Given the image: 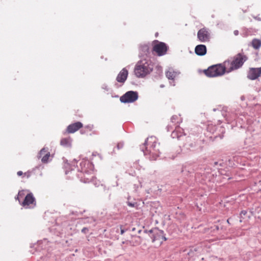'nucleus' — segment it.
<instances>
[{"label": "nucleus", "instance_id": "1", "mask_svg": "<svg viewBox=\"0 0 261 261\" xmlns=\"http://www.w3.org/2000/svg\"><path fill=\"white\" fill-rule=\"evenodd\" d=\"M145 149L144 153L149 155L151 160H155L161 153V146L155 137L151 136L147 138L145 142Z\"/></svg>", "mask_w": 261, "mask_h": 261}, {"label": "nucleus", "instance_id": "2", "mask_svg": "<svg viewBox=\"0 0 261 261\" xmlns=\"http://www.w3.org/2000/svg\"><path fill=\"white\" fill-rule=\"evenodd\" d=\"M153 65L150 60L139 61L135 66L134 72L138 77H144L153 70Z\"/></svg>", "mask_w": 261, "mask_h": 261}, {"label": "nucleus", "instance_id": "3", "mask_svg": "<svg viewBox=\"0 0 261 261\" xmlns=\"http://www.w3.org/2000/svg\"><path fill=\"white\" fill-rule=\"evenodd\" d=\"M247 59V58L246 56L241 54H238L232 59L224 61L225 67L227 69V72L229 73L234 70L240 68Z\"/></svg>", "mask_w": 261, "mask_h": 261}, {"label": "nucleus", "instance_id": "4", "mask_svg": "<svg viewBox=\"0 0 261 261\" xmlns=\"http://www.w3.org/2000/svg\"><path fill=\"white\" fill-rule=\"evenodd\" d=\"M225 67V62H224L222 64H216L209 67L207 69L204 71V72L209 77L221 76L227 72V69Z\"/></svg>", "mask_w": 261, "mask_h": 261}, {"label": "nucleus", "instance_id": "5", "mask_svg": "<svg viewBox=\"0 0 261 261\" xmlns=\"http://www.w3.org/2000/svg\"><path fill=\"white\" fill-rule=\"evenodd\" d=\"M152 46V51L159 56L165 55L168 49V46L166 43L156 40L153 41Z\"/></svg>", "mask_w": 261, "mask_h": 261}, {"label": "nucleus", "instance_id": "6", "mask_svg": "<svg viewBox=\"0 0 261 261\" xmlns=\"http://www.w3.org/2000/svg\"><path fill=\"white\" fill-rule=\"evenodd\" d=\"M149 236L152 239V242L158 241L159 244H162L163 241L166 240L162 230L157 228H154L149 231Z\"/></svg>", "mask_w": 261, "mask_h": 261}, {"label": "nucleus", "instance_id": "7", "mask_svg": "<svg viewBox=\"0 0 261 261\" xmlns=\"http://www.w3.org/2000/svg\"><path fill=\"white\" fill-rule=\"evenodd\" d=\"M138 98L137 92L129 91L126 92L120 98V100L122 103H132L136 101Z\"/></svg>", "mask_w": 261, "mask_h": 261}, {"label": "nucleus", "instance_id": "8", "mask_svg": "<svg viewBox=\"0 0 261 261\" xmlns=\"http://www.w3.org/2000/svg\"><path fill=\"white\" fill-rule=\"evenodd\" d=\"M197 38L201 42L206 43L210 42L211 38L210 30L205 27L200 29L197 32Z\"/></svg>", "mask_w": 261, "mask_h": 261}, {"label": "nucleus", "instance_id": "9", "mask_svg": "<svg viewBox=\"0 0 261 261\" xmlns=\"http://www.w3.org/2000/svg\"><path fill=\"white\" fill-rule=\"evenodd\" d=\"M21 205L25 208H33L36 205L35 198L32 193L28 194L23 201L21 203Z\"/></svg>", "mask_w": 261, "mask_h": 261}, {"label": "nucleus", "instance_id": "10", "mask_svg": "<svg viewBox=\"0 0 261 261\" xmlns=\"http://www.w3.org/2000/svg\"><path fill=\"white\" fill-rule=\"evenodd\" d=\"M261 76V67L259 68H250L248 71L247 77L251 80H255Z\"/></svg>", "mask_w": 261, "mask_h": 261}, {"label": "nucleus", "instance_id": "11", "mask_svg": "<svg viewBox=\"0 0 261 261\" xmlns=\"http://www.w3.org/2000/svg\"><path fill=\"white\" fill-rule=\"evenodd\" d=\"M83 126V124L81 122H76L69 125L66 129L67 132L69 134H72Z\"/></svg>", "mask_w": 261, "mask_h": 261}, {"label": "nucleus", "instance_id": "12", "mask_svg": "<svg viewBox=\"0 0 261 261\" xmlns=\"http://www.w3.org/2000/svg\"><path fill=\"white\" fill-rule=\"evenodd\" d=\"M50 155V152L48 151L47 148H43L38 154V158L41 159L42 163H46L48 161Z\"/></svg>", "mask_w": 261, "mask_h": 261}, {"label": "nucleus", "instance_id": "13", "mask_svg": "<svg viewBox=\"0 0 261 261\" xmlns=\"http://www.w3.org/2000/svg\"><path fill=\"white\" fill-rule=\"evenodd\" d=\"M128 74V70L125 68H123L118 73L116 81L119 83H124L127 79Z\"/></svg>", "mask_w": 261, "mask_h": 261}, {"label": "nucleus", "instance_id": "14", "mask_svg": "<svg viewBox=\"0 0 261 261\" xmlns=\"http://www.w3.org/2000/svg\"><path fill=\"white\" fill-rule=\"evenodd\" d=\"M184 135V130L179 126H176L175 129L172 132L171 136L173 138L179 139Z\"/></svg>", "mask_w": 261, "mask_h": 261}, {"label": "nucleus", "instance_id": "15", "mask_svg": "<svg viewBox=\"0 0 261 261\" xmlns=\"http://www.w3.org/2000/svg\"><path fill=\"white\" fill-rule=\"evenodd\" d=\"M195 52L197 55L203 56L206 53V47L203 44L198 45L195 47Z\"/></svg>", "mask_w": 261, "mask_h": 261}, {"label": "nucleus", "instance_id": "16", "mask_svg": "<svg viewBox=\"0 0 261 261\" xmlns=\"http://www.w3.org/2000/svg\"><path fill=\"white\" fill-rule=\"evenodd\" d=\"M178 72L174 71L173 69H169L168 71L166 72V77L169 79L174 80L175 78L178 75Z\"/></svg>", "mask_w": 261, "mask_h": 261}, {"label": "nucleus", "instance_id": "17", "mask_svg": "<svg viewBox=\"0 0 261 261\" xmlns=\"http://www.w3.org/2000/svg\"><path fill=\"white\" fill-rule=\"evenodd\" d=\"M72 140L70 137L62 138L60 141V144L65 147H70Z\"/></svg>", "mask_w": 261, "mask_h": 261}, {"label": "nucleus", "instance_id": "18", "mask_svg": "<svg viewBox=\"0 0 261 261\" xmlns=\"http://www.w3.org/2000/svg\"><path fill=\"white\" fill-rule=\"evenodd\" d=\"M251 44L254 49H258L261 46V41L258 39H253L251 42Z\"/></svg>", "mask_w": 261, "mask_h": 261}, {"label": "nucleus", "instance_id": "19", "mask_svg": "<svg viewBox=\"0 0 261 261\" xmlns=\"http://www.w3.org/2000/svg\"><path fill=\"white\" fill-rule=\"evenodd\" d=\"M93 129V126L87 125L85 126L81 130V133L82 134H85L87 132H91Z\"/></svg>", "mask_w": 261, "mask_h": 261}, {"label": "nucleus", "instance_id": "20", "mask_svg": "<svg viewBox=\"0 0 261 261\" xmlns=\"http://www.w3.org/2000/svg\"><path fill=\"white\" fill-rule=\"evenodd\" d=\"M94 176L92 175L90 177L86 176V175H84V182H89L90 181H92L94 180Z\"/></svg>", "mask_w": 261, "mask_h": 261}, {"label": "nucleus", "instance_id": "21", "mask_svg": "<svg viewBox=\"0 0 261 261\" xmlns=\"http://www.w3.org/2000/svg\"><path fill=\"white\" fill-rule=\"evenodd\" d=\"M24 195V191H20L18 192L17 197H16V199L18 200L19 203L20 202V198H22Z\"/></svg>", "mask_w": 261, "mask_h": 261}, {"label": "nucleus", "instance_id": "22", "mask_svg": "<svg viewBox=\"0 0 261 261\" xmlns=\"http://www.w3.org/2000/svg\"><path fill=\"white\" fill-rule=\"evenodd\" d=\"M31 172L30 171H27L24 173L23 177H26L27 178H29L31 176Z\"/></svg>", "mask_w": 261, "mask_h": 261}, {"label": "nucleus", "instance_id": "23", "mask_svg": "<svg viewBox=\"0 0 261 261\" xmlns=\"http://www.w3.org/2000/svg\"><path fill=\"white\" fill-rule=\"evenodd\" d=\"M17 174L19 176H23L24 173L21 171H19L17 172Z\"/></svg>", "mask_w": 261, "mask_h": 261}, {"label": "nucleus", "instance_id": "24", "mask_svg": "<svg viewBox=\"0 0 261 261\" xmlns=\"http://www.w3.org/2000/svg\"><path fill=\"white\" fill-rule=\"evenodd\" d=\"M88 231V229L86 227H84L82 229V232H83V233H86L87 231Z\"/></svg>", "mask_w": 261, "mask_h": 261}, {"label": "nucleus", "instance_id": "25", "mask_svg": "<svg viewBox=\"0 0 261 261\" xmlns=\"http://www.w3.org/2000/svg\"><path fill=\"white\" fill-rule=\"evenodd\" d=\"M177 117L176 116H173L172 117V118H171V121L172 122H174L173 120H174L175 119V117Z\"/></svg>", "mask_w": 261, "mask_h": 261}, {"label": "nucleus", "instance_id": "26", "mask_svg": "<svg viewBox=\"0 0 261 261\" xmlns=\"http://www.w3.org/2000/svg\"><path fill=\"white\" fill-rule=\"evenodd\" d=\"M143 48L144 49H146V50H148V49H149V48H148V46H147V45H145V46H144L143 47Z\"/></svg>", "mask_w": 261, "mask_h": 261}, {"label": "nucleus", "instance_id": "27", "mask_svg": "<svg viewBox=\"0 0 261 261\" xmlns=\"http://www.w3.org/2000/svg\"><path fill=\"white\" fill-rule=\"evenodd\" d=\"M234 35H238V34H239V31H237V30L234 31Z\"/></svg>", "mask_w": 261, "mask_h": 261}, {"label": "nucleus", "instance_id": "28", "mask_svg": "<svg viewBox=\"0 0 261 261\" xmlns=\"http://www.w3.org/2000/svg\"><path fill=\"white\" fill-rule=\"evenodd\" d=\"M123 232H124V230H123V229H121V234H123Z\"/></svg>", "mask_w": 261, "mask_h": 261}, {"label": "nucleus", "instance_id": "29", "mask_svg": "<svg viewBox=\"0 0 261 261\" xmlns=\"http://www.w3.org/2000/svg\"><path fill=\"white\" fill-rule=\"evenodd\" d=\"M129 205L132 206H133V205L132 204H131V203H130Z\"/></svg>", "mask_w": 261, "mask_h": 261}, {"label": "nucleus", "instance_id": "30", "mask_svg": "<svg viewBox=\"0 0 261 261\" xmlns=\"http://www.w3.org/2000/svg\"><path fill=\"white\" fill-rule=\"evenodd\" d=\"M242 213L244 214H245V212H242Z\"/></svg>", "mask_w": 261, "mask_h": 261}, {"label": "nucleus", "instance_id": "31", "mask_svg": "<svg viewBox=\"0 0 261 261\" xmlns=\"http://www.w3.org/2000/svg\"><path fill=\"white\" fill-rule=\"evenodd\" d=\"M242 213L244 214H245V212H242Z\"/></svg>", "mask_w": 261, "mask_h": 261}, {"label": "nucleus", "instance_id": "32", "mask_svg": "<svg viewBox=\"0 0 261 261\" xmlns=\"http://www.w3.org/2000/svg\"><path fill=\"white\" fill-rule=\"evenodd\" d=\"M242 213L244 214H245V212H242Z\"/></svg>", "mask_w": 261, "mask_h": 261}]
</instances>
